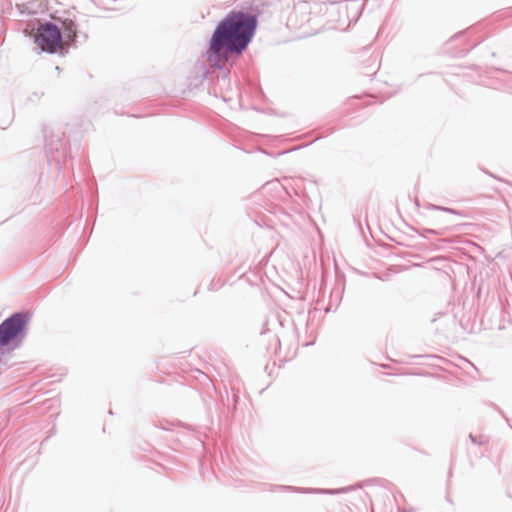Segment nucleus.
<instances>
[{
    "instance_id": "14",
    "label": "nucleus",
    "mask_w": 512,
    "mask_h": 512,
    "mask_svg": "<svg viewBox=\"0 0 512 512\" xmlns=\"http://www.w3.org/2000/svg\"><path fill=\"white\" fill-rule=\"evenodd\" d=\"M439 241H440V242H445V243H446V242H449V240H448V239H444V238L440 239Z\"/></svg>"
},
{
    "instance_id": "13",
    "label": "nucleus",
    "mask_w": 512,
    "mask_h": 512,
    "mask_svg": "<svg viewBox=\"0 0 512 512\" xmlns=\"http://www.w3.org/2000/svg\"><path fill=\"white\" fill-rule=\"evenodd\" d=\"M280 221H281L284 225H288V222H287L285 219H280Z\"/></svg>"
},
{
    "instance_id": "2",
    "label": "nucleus",
    "mask_w": 512,
    "mask_h": 512,
    "mask_svg": "<svg viewBox=\"0 0 512 512\" xmlns=\"http://www.w3.org/2000/svg\"><path fill=\"white\" fill-rule=\"evenodd\" d=\"M29 321L30 314L26 311L16 312L6 318L0 324V347L9 344L20 346L27 336Z\"/></svg>"
},
{
    "instance_id": "11",
    "label": "nucleus",
    "mask_w": 512,
    "mask_h": 512,
    "mask_svg": "<svg viewBox=\"0 0 512 512\" xmlns=\"http://www.w3.org/2000/svg\"><path fill=\"white\" fill-rule=\"evenodd\" d=\"M264 224H265V225H269V226L271 225V226H272V225L274 224V222H273V220H272V219H270V218H269V219H267V220H265V221H264Z\"/></svg>"
},
{
    "instance_id": "8",
    "label": "nucleus",
    "mask_w": 512,
    "mask_h": 512,
    "mask_svg": "<svg viewBox=\"0 0 512 512\" xmlns=\"http://www.w3.org/2000/svg\"><path fill=\"white\" fill-rule=\"evenodd\" d=\"M428 234L443 235L444 234V230L423 229V231L421 233V236L424 237V238H429Z\"/></svg>"
},
{
    "instance_id": "1",
    "label": "nucleus",
    "mask_w": 512,
    "mask_h": 512,
    "mask_svg": "<svg viewBox=\"0 0 512 512\" xmlns=\"http://www.w3.org/2000/svg\"><path fill=\"white\" fill-rule=\"evenodd\" d=\"M258 20L253 14L230 11L216 26L207 50V60L219 70L227 69L232 55H241L252 41Z\"/></svg>"
},
{
    "instance_id": "7",
    "label": "nucleus",
    "mask_w": 512,
    "mask_h": 512,
    "mask_svg": "<svg viewBox=\"0 0 512 512\" xmlns=\"http://www.w3.org/2000/svg\"><path fill=\"white\" fill-rule=\"evenodd\" d=\"M426 208L429 210H441V211L451 213V214H458V212L452 208L442 207V206H438V205H434V204H427Z\"/></svg>"
},
{
    "instance_id": "3",
    "label": "nucleus",
    "mask_w": 512,
    "mask_h": 512,
    "mask_svg": "<svg viewBox=\"0 0 512 512\" xmlns=\"http://www.w3.org/2000/svg\"><path fill=\"white\" fill-rule=\"evenodd\" d=\"M39 48L49 54L58 52L61 48L63 36L60 28L50 21L40 24L34 36Z\"/></svg>"
},
{
    "instance_id": "6",
    "label": "nucleus",
    "mask_w": 512,
    "mask_h": 512,
    "mask_svg": "<svg viewBox=\"0 0 512 512\" xmlns=\"http://www.w3.org/2000/svg\"><path fill=\"white\" fill-rule=\"evenodd\" d=\"M62 29L65 34V36L72 42H76L78 35H77V24L72 21L66 19L62 22Z\"/></svg>"
},
{
    "instance_id": "12",
    "label": "nucleus",
    "mask_w": 512,
    "mask_h": 512,
    "mask_svg": "<svg viewBox=\"0 0 512 512\" xmlns=\"http://www.w3.org/2000/svg\"><path fill=\"white\" fill-rule=\"evenodd\" d=\"M469 437H470V439L472 440V442L476 443V439H475V437H474L472 434H470V436H469Z\"/></svg>"
},
{
    "instance_id": "4",
    "label": "nucleus",
    "mask_w": 512,
    "mask_h": 512,
    "mask_svg": "<svg viewBox=\"0 0 512 512\" xmlns=\"http://www.w3.org/2000/svg\"><path fill=\"white\" fill-rule=\"evenodd\" d=\"M311 20V7L308 2H299L294 6L293 12L288 18L291 27L299 29L304 27Z\"/></svg>"
},
{
    "instance_id": "5",
    "label": "nucleus",
    "mask_w": 512,
    "mask_h": 512,
    "mask_svg": "<svg viewBox=\"0 0 512 512\" xmlns=\"http://www.w3.org/2000/svg\"><path fill=\"white\" fill-rule=\"evenodd\" d=\"M17 10L21 15H38L47 10L45 0H31L27 3L17 4Z\"/></svg>"
},
{
    "instance_id": "10",
    "label": "nucleus",
    "mask_w": 512,
    "mask_h": 512,
    "mask_svg": "<svg viewBox=\"0 0 512 512\" xmlns=\"http://www.w3.org/2000/svg\"><path fill=\"white\" fill-rule=\"evenodd\" d=\"M283 489L291 490V491H301V492H305L306 491V490H301V489H298V488H294L292 486H284Z\"/></svg>"
},
{
    "instance_id": "9",
    "label": "nucleus",
    "mask_w": 512,
    "mask_h": 512,
    "mask_svg": "<svg viewBox=\"0 0 512 512\" xmlns=\"http://www.w3.org/2000/svg\"><path fill=\"white\" fill-rule=\"evenodd\" d=\"M349 490H351V488H342V489H337V490H316V491L320 492V493H325V494H338V493L347 492Z\"/></svg>"
}]
</instances>
